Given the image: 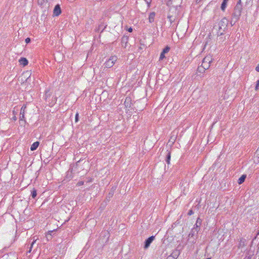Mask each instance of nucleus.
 I'll list each match as a JSON object with an SVG mask.
<instances>
[{"mask_svg": "<svg viewBox=\"0 0 259 259\" xmlns=\"http://www.w3.org/2000/svg\"><path fill=\"white\" fill-rule=\"evenodd\" d=\"M39 5L44 7L48 4V0H38Z\"/></svg>", "mask_w": 259, "mask_h": 259, "instance_id": "nucleus-16", "label": "nucleus"}, {"mask_svg": "<svg viewBox=\"0 0 259 259\" xmlns=\"http://www.w3.org/2000/svg\"><path fill=\"white\" fill-rule=\"evenodd\" d=\"M132 30H133V29H132V28H129V29H128V31L129 32H132Z\"/></svg>", "mask_w": 259, "mask_h": 259, "instance_id": "nucleus-35", "label": "nucleus"}, {"mask_svg": "<svg viewBox=\"0 0 259 259\" xmlns=\"http://www.w3.org/2000/svg\"><path fill=\"white\" fill-rule=\"evenodd\" d=\"M39 142H35L33 143V144L31 146L30 150L31 151H34L37 149L38 146H39Z\"/></svg>", "mask_w": 259, "mask_h": 259, "instance_id": "nucleus-13", "label": "nucleus"}, {"mask_svg": "<svg viewBox=\"0 0 259 259\" xmlns=\"http://www.w3.org/2000/svg\"><path fill=\"white\" fill-rule=\"evenodd\" d=\"M206 259H210V258H206Z\"/></svg>", "mask_w": 259, "mask_h": 259, "instance_id": "nucleus-38", "label": "nucleus"}, {"mask_svg": "<svg viewBox=\"0 0 259 259\" xmlns=\"http://www.w3.org/2000/svg\"><path fill=\"white\" fill-rule=\"evenodd\" d=\"M37 195L36 190L33 189L31 191V196L33 198H35Z\"/></svg>", "mask_w": 259, "mask_h": 259, "instance_id": "nucleus-19", "label": "nucleus"}, {"mask_svg": "<svg viewBox=\"0 0 259 259\" xmlns=\"http://www.w3.org/2000/svg\"><path fill=\"white\" fill-rule=\"evenodd\" d=\"M200 1H201V0H196V2H197V3H199Z\"/></svg>", "mask_w": 259, "mask_h": 259, "instance_id": "nucleus-37", "label": "nucleus"}, {"mask_svg": "<svg viewBox=\"0 0 259 259\" xmlns=\"http://www.w3.org/2000/svg\"><path fill=\"white\" fill-rule=\"evenodd\" d=\"M61 13V10L59 5H57L54 9L53 14L55 16H59Z\"/></svg>", "mask_w": 259, "mask_h": 259, "instance_id": "nucleus-7", "label": "nucleus"}, {"mask_svg": "<svg viewBox=\"0 0 259 259\" xmlns=\"http://www.w3.org/2000/svg\"><path fill=\"white\" fill-rule=\"evenodd\" d=\"M19 62L20 64L23 66H26L28 63L27 60L25 58H21Z\"/></svg>", "mask_w": 259, "mask_h": 259, "instance_id": "nucleus-11", "label": "nucleus"}, {"mask_svg": "<svg viewBox=\"0 0 259 259\" xmlns=\"http://www.w3.org/2000/svg\"><path fill=\"white\" fill-rule=\"evenodd\" d=\"M238 5H239V6H242V5H241V0H239V1L237 2V4H236V6H238Z\"/></svg>", "mask_w": 259, "mask_h": 259, "instance_id": "nucleus-32", "label": "nucleus"}, {"mask_svg": "<svg viewBox=\"0 0 259 259\" xmlns=\"http://www.w3.org/2000/svg\"><path fill=\"white\" fill-rule=\"evenodd\" d=\"M193 213V211L192 210H190L188 213V215H191Z\"/></svg>", "mask_w": 259, "mask_h": 259, "instance_id": "nucleus-31", "label": "nucleus"}, {"mask_svg": "<svg viewBox=\"0 0 259 259\" xmlns=\"http://www.w3.org/2000/svg\"><path fill=\"white\" fill-rule=\"evenodd\" d=\"M229 0H223V2L221 5V10L223 11H224L227 7V3L228 2Z\"/></svg>", "mask_w": 259, "mask_h": 259, "instance_id": "nucleus-12", "label": "nucleus"}, {"mask_svg": "<svg viewBox=\"0 0 259 259\" xmlns=\"http://www.w3.org/2000/svg\"><path fill=\"white\" fill-rule=\"evenodd\" d=\"M177 252L175 251V252H172V253L170 255H169L166 258V259H177Z\"/></svg>", "mask_w": 259, "mask_h": 259, "instance_id": "nucleus-18", "label": "nucleus"}, {"mask_svg": "<svg viewBox=\"0 0 259 259\" xmlns=\"http://www.w3.org/2000/svg\"><path fill=\"white\" fill-rule=\"evenodd\" d=\"M155 16V13L154 12H151L149 16V21L150 23H152L154 20V18Z\"/></svg>", "mask_w": 259, "mask_h": 259, "instance_id": "nucleus-14", "label": "nucleus"}, {"mask_svg": "<svg viewBox=\"0 0 259 259\" xmlns=\"http://www.w3.org/2000/svg\"><path fill=\"white\" fill-rule=\"evenodd\" d=\"M212 59L210 55L206 56L203 60L202 65L200 67H198V71L204 72L205 70L209 68L210 64L212 62Z\"/></svg>", "mask_w": 259, "mask_h": 259, "instance_id": "nucleus-1", "label": "nucleus"}, {"mask_svg": "<svg viewBox=\"0 0 259 259\" xmlns=\"http://www.w3.org/2000/svg\"><path fill=\"white\" fill-rule=\"evenodd\" d=\"M254 162L259 163V150L258 149L255 152V155L254 157Z\"/></svg>", "mask_w": 259, "mask_h": 259, "instance_id": "nucleus-15", "label": "nucleus"}, {"mask_svg": "<svg viewBox=\"0 0 259 259\" xmlns=\"http://www.w3.org/2000/svg\"><path fill=\"white\" fill-rule=\"evenodd\" d=\"M183 0H182V2H183Z\"/></svg>", "mask_w": 259, "mask_h": 259, "instance_id": "nucleus-39", "label": "nucleus"}, {"mask_svg": "<svg viewBox=\"0 0 259 259\" xmlns=\"http://www.w3.org/2000/svg\"><path fill=\"white\" fill-rule=\"evenodd\" d=\"M131 99L130 97H126L124 101V105L126 108H130L131 107Z\"/></svg>", "mask_w": 259, "mask_h": 259, "instance_id": "nucleus-10", "label": "nucleus"}, {"mask_svg": "<svg viewBox=\"0 0 259 259\" xmlns=\"http://www.w3.org/2000/svg\"><path fill=\"white\" fill-rule=\"evenodd\" d=\"M78 116H79L78 113H76V114L75 115V121L76 122H78Z\"/></svg>", "mask_w": 259, "mask_h": 259, "instance_id": "nucleus-27", "label": "nucleus"}, {"mask_svg": "<svg viewBox=\"0 0 259 259\" xmlns=\"http://www.w3.org/2000/svg\"><path fill=\"white\" fill-rule=\"evenodd\" d=\"M246 177V176L245 175H242L241 176V177L238 180V184H241L242 183H243L244 182Z\"/></svg>", "mask_w": 259, "mask_h": 259, "instance_id": "nucleus-17", "label": "nucleus"}, {"mask_svg": "<svg viewBox=\"0 0 259 259\" xmlns=\"http://www.w3.org/2000/svg\"><path fill=\"white\" fill-rule=\"evenodd\" d=\"M228 21L226 18H223L219 23V35H223L227 28Z\"/></svg>", "mask_w": 259, "mask_h": 259, "instance_id": "nucleus-2", "label": "nucleus"}, {"mask_svg": "<svg viewBox=\"0 0 259 259\" xmlns=\"http://www.w3.org/2000/svg\"><path fill=\"white\" fill-rule=\"evenodd\" d=\"M116 61L117 57L116 56H113L110 57V58L104 64L105 67L108 68L112 67Z\"/></svg>", "mask_w": 259, "mask_h": 259, "instance_id": "nucleus-4", "label": "nucleus"}, {"mask_svg": "<svg viewBox=\"0 0 259 259\" xmlns=\"http://www.w3.org/2000/svg\"><path fill=\"white\" fill-rule=\"evenodd\" d=\"M201 222H202L201 220L199 218H198L197 219L196 224H195L194 228H193V231H194V230H195L196 231H199V230H200V226L201 224Z\"/></svg>", "mask_w": 259, "mask_h": 259, "instance_id": "nucleus-6", "label": "nucleus"}, {"mask_svg": "<svg viewBox=\"0 0 259 259\" xmlns=\"http://www.w3.org/2000/svg\"><path fill=\"white\" fill-rule=\"evenodd\" d=\"M105 28H106V26H104V28L102 29L101 32H102L103 31L104 29Z\"/></svg>", "mask_w": 259, "mask_h": 259, "instance_id": "nucleus-36", "label": "nucleus"}, {"mask_svg": "<svg viewBox=\"0 0 259 259\" xmlns=\"http://www.w3.org/2000/svg\"><path fill=\"white\" fill-rule=\"evenodd\" d=\"M170 159V153L168 152L167 155V157H166V161L167 164H169Z\"/></svg>", "mask_w": 259, "mask_h": 259, "instance_id": "nucleus-22", "label": "nucleus"}, {"mask_svg": "<svg viewBox=\"0 0 259 259\" xmlns=\"http://www.w3.org/2000/svg\"><path fill=\"white\" fill-rule=\"evenodd\" d=\"M198 232L199 231H196L195 230H194V231H193L192 229L190 233L189 234V236H191L192 237H193V236H194L195 234H197Z\"/></svg>", "mask_w": 259, "mask_h": 259, "instance_id": "nucleus-24", "label": "nucleus"}, {"mask_svg": "<svg viewBox=\"0 0 259 259\" xmlns=\"http://www.w3.org/2000/svg\"><path fill=\"white\" fill-rule=\"evenodd\" d=\"M170 48L168 46L166 47L162 51V52L161 53L160 57H159V60H162L165 58V54L168 52L169 51Z\"/></svg>", "mask_w": 259, "mask_h": 259, "instance_id": "nucleus-8", "label": "nucleus"}, {"mask_svg": "<svg viewBox=\"0 0 259 259\" xmlns=\"http://www.w3.org/2000/svg\"><path fill=\"white\" fill-rule=\"evenodd\" d=\"M154 238H155V236H152L146 240V241L145 242V245H144L145 249H147L149 247L150 244L154 240Z\"/></svg>", "mask_w": 259, "mask_h": 259, "instance_id": "nucleus-5", "label": "nucleus"}, {"mask_svg": "<svg viewBox=\"0 0 259 259\" xmlns=\"http://www.w3.org/2000/svg\"><path fill=\"white\" fill-rule=\"evenodd\" d=\"M37 239H36L35 240H33V241L32 242V243L31 244V245L29 247V250L27 251V252L28 253H30L31 251V250H32V248L33 246V245L34 244V243H35Z\"/></svg>", "mask_w": 259, "mask_h": 259, "instance_id": "nucleus-21", "label": "nucleus"}, {"mask_svg": "<svg viewBox=\"0 0 259 259\" xmlns=\"http://www.w3.org/2000/svg\"><path fill=\"white\" fill-rule=\"evenodd\" d=\"M54 231H50L48 232V233L46 235V237L48 240L51 239L52 233H53Z\"/></svg>", "mask_w": 259, "mask_h": 259, "instance_id": "nucleus-20", "label": "nucleus"}, {"mask_svg": "<svg viewBox=\"0 0 259 259\" xmlns=\"http://www.w3.org/2000/svg\"><path fill=\"white\" fill-rule=\"evenodd\" d=\"M198 232L199 231H196L195 230H194V231H193L192 229L190 233L189 234V236H191L192 237H193V236H194L195 234H197Z\"/></svg>", "mask_w": 259, "mask_h": 259, "instance_id": "nucleus-23", "label": "nucleus"}, {"mask_svg": "<svg viewBox=\"0 0 259 259\" xmlns=\"http://www.w3.org/2000/svg\"><path fill=\"white\" fill-rule=\"evenodd\" d=\"M102 26H101V25L99 26L98 29H97V31H99L101 30V28Z\"/></svg>", "mask_w": 259, "mask_h": 259, "instance_id": "nucleus-34", "label": "nucleus"}, {"mask_svg": "<svg viewBox=\"0 0 259 259\" xmlns=\"http://www.w3.org/2000/svg\"><path fill=\"white\" fill-rule=\"evenodd\" d=\"M26 108V107L25 106H23L22 107V108L21 109L20 115V120H21V121L24 120V118H25L24 114H25V111Z\"/></svg>", "mask_w": 259, "mask_h": 259, "instance_id": "nucleus-9", "label": "nucleus"}, {"mask_svg": "<svg viewBox=\"0 0 259 259\" xmlns=\"http://www.w3.org/2000/svg\"><path fill=\"white\" fill-rule=\"evenodd\" d=\"M258 87H259V80H257V81H256L255 90L256 91H257L258 89Z\"/></svg>", "mask_w": 259, "mask_h": 259, "instance_id": "nucleus-26", "label": "nucleus"}, {"mask_svg": "<svg viewBox=\"0 0 259 259\" xmlns=\"http://www.w3.org/2000/svg\"><path fill=\"white\" fill-rule=\"evenodd\" d=\"M83 183H84V182L83 181H80L77 183V185L79 186L83 185Z\"/></svg>", "mask_w": 259, "mask_h": 259, "instance_id": "nucleus-29", "label": "nucleus"}, {"mask_svg": "<svg viewBox=\"0 0 259 259\" xmlns=\"http://www.w3.org/2000/svg\"><path fill=\"white\" fill-rule=\"evenodd\" d=\"M146 3L148 4V6H150V4L151 3V0H145Z\"/></svg>", "mask_w": 259, "mask_h": 259, "instance_id": "nucleus-28", "label": "nucleus"}, {"mask_svg": "<svg viewBox=\"0 0 259 259\" xmlns=\"http://www.w3.org/2000/svg\"><path fill=\"white\" fill-rule=\"evenodd\" d=\"M30 38L27 37V38H26V39H25V42H26L27 44H28V43L30 42Z\"/></svg>", "mask_w": 259, "mask_h": 259, "instance_id": "nucleus-30", "label": "nucleus"}, {"mask_svg": "<svg viewBox=\"0 0 259 259\" xmlns=\"http://www.w3.org/2000/svg\"><path fill=\"white\" fill-rule=\"evenodd\" d=\"M255 70L257 72H259V64L255 67Z\"/></svg>", "mask_w": 259, "mask_h": 259, "instance_id": "nucleus-33", "label": "nucleus"}, {"mask_svg": "<svg viewBox=\"0 0 259 259\" xmlns=\"http://www.w3.org/2000/svg\"><path fill=\"white\" fill-rule=\"evenodd\" d=\"M188 186V184H187V183L186 182L184 184H182L181 187H182L183 186H184V191H185Z\"/></svg>", "mask_w": 259, "mask_h": 259, "instance_id": "nucleus-25", "label": "nucleus"}, {"mask_svg": "<svg viewBox=\"0 0 259 259\" xmlns=\"http://www.w3.org/2000/svg\"><path fill=\"white\" fill-rule=\"evenodd\" d=\"M242 10V6H236L234 9V12L232 15L233 19H234L235 20H238L241 14V12Z\"/></svg>", "mask_w": 259, "mask_h": 259, "instance_id": "nucleus-3", "label": "nucleus"}]
</instances>
